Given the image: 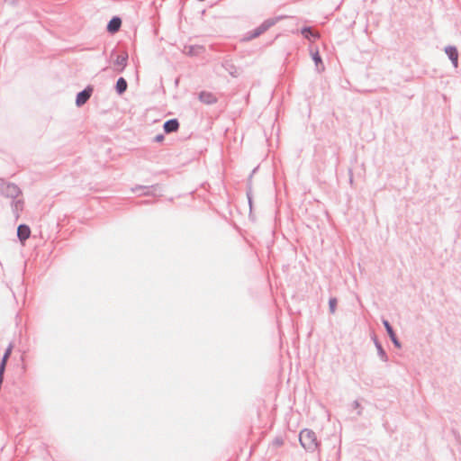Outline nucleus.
<instances>
[{
	"instance_id": "nucleus-1",
	"label": "nucleus",
	"mask_w": 461,
	"mask_h": 461,
	"mask_svg": "<svg viewBox=\"0 0 461 461\" xmlns=\"http://www.w3.org/2000/svg\"><path fill=\"white\" fill-rule=\"evenodd\" d=\"M0 194L12 199V211L15 219L18 220L20 212L24 207V200L22 198L21 188L14 183L2 182L0 184Z\"/></svg>"
},
{
	"instance_id": "nucleus-2",
	"label": "nucleus",
	"mask_w": 461,
	"mask_h": 461,
	"mask_svg": "<svg viewBox=\"0 0 461 461\" xmlns=\"http://www.w3.org/2000/svg\"><path fill=\"white\" fill-rule=\"evenodd\" d=\"M299 441L302 447L308 452H314L319 447L315 432L309 429H303L300 432Z\"/></svg>"
},
{
	"instance_id": "nucleus-3",
	"label": "nucleus",
	"mask_w": 461,
	"mask_h": 461,
	"mask_svg": "<svg viewBox=\"0 0 461 461\" xmlns=\"http://www.w3.org/2000/svg\"><path fill=\"white\" fill-rule=\"evenodd\" d=\"M279 17L276 18H269L265 20L258 28L255 30L246 33L245 40L246 41H251L258 36H260L262 33L267 32L269 28H271L273 25L276 23V22L279 20Z\"/></svg>"
},
{
	"instance_id": "nucleus-4",
	"label": "nucleus",
	"mask_w": 461,
	"mask_h": 461,
	"mask_svg": "<svg viewBox=\"0 0 461 461\" xmlns=\"http://www.w3.org/2000/svg\"><path fill=\"white\" fill-rule=\"evenodd\" d=\"M92 93H93V87L90 86H86L84 90L80 91L77 95V98H76L77 106L80 107V106L84 105L91 97Z\"/></svg>"
},
{
	"instance_id": "nucleus-5",
	"label": "nucleus",
	"mask_w": 461,
	"mask_h": 461,
	"mask_svg": "<svg viewBox=\"0 0 461 461\" xmlns=\"http://www.w3.org/2000/svg\"><path fill=\"white\" fill-rule=\"evenodd\" d=\"M383 325H384V327L388 336L390 337L393 344L396 348H400L402 347V344L399 341V339H398V338H397V336H396V334H395L392 325L390 324V322L387 320H383Z\"/></svg>"
},
{
	"instance_id": "nucleus-6",
	"label": "nucleus",
	"mask_w": 461,
	"mask_h": 461,
	"mask_svg": "<svg viewBox=\"0 0 461 461\" xmlns=\"http://www.w3.org/2000/svg\"><path fill=\"white\" fill-rule=\"evenodd\" d=\"M31 229L26 224H20L17 228V237L22 243L30 238Z\"/></svg>"
},
{
	"instance_id": "nucleus-7",
	"label": "nucleus",
	"mask_w": 461,
	"mask_h": 461,
	"mask_svg": "<svg viewBox=\"0 0 461 461\" xmlns=\"http://www.w3.org/2000/svg\"><path fill=\"white\" fill-rule=\"evenodd\" d=\"M445 52L447 55L448 59L451 60L454 68H457L458 66V51L454 46H447L445 48Z\"/></svg>"
},
{
	"instance_id": "nucleus-8",
	"label": "nucleus",
	"mask_w": 461,
	"mask_h": 461,
	"mask_svg": "<svg viewBox=\"0 0 461 461\" xmlns=\"http://www.w3.org/2000/svg\"><path fill=\"white\" fill-rule=\"evenodd\" d=\"M199 100L205 104H213L217 102V97L211 92L202 91L199 94Z\"/></svg>"
},
{
	"instance_id": "nucleus-9",
	"label": "nucleus",
	"mask_w": 461,
	"mask_h": 461,
	"mask_svg": "<svg viewBox=\"0 0 461 461\" xmlns=\"http://www.w3.org/2000/svg\"><path fill=\"white\" fill-rule=\"evenodd\" d=\"M163 129L166 133H172L177 131L179 129V122L177 119H169L164 122Z\"/></svg>"
},
{
	"instance_id": "nucleus-10",
	"label": "nucleus",
	"mask_w": 461,
	"mask_h": 461,
	"mask_svg": "<svg viewBox=\"0 0 461 461\" xmlns=\"http://www.w3.org/2000/svg\"><path fill=\"white\" fill-rule=\"evenodd\" d=\"M121 25H122L121 18L118 16H114L109 21L106 29L110 33H115L120 30Z\"/></svg>"
},
{
	"instance_id": "nucleus-11",
	"label": "nucleus",
	"mask_w": 461,
	"mask_h": 461,
	"mask_svg": "<svg viewBox=\"0 0 461 461\" xmlns=\"http://www.w3.org/2000/svg\"><path fill=\"white\" fill-rule=\"evenodd\" d=\"M128 58L129 56L126 51H122L121 54L117 55L114 64L121 67L120 69H118L119 72H122L127 66Z\"/></svg>"
},
{
	"instance_id": "nucleus-12",
	"label": "nucleus",
	"mask_w": 461,
	"mask_h": 461,
	"mask_svg": "<svg viewBox=\"0 0 461 461\" xmlns=\"http://www.w3.org/2000/svg\"><path fill=\"white\" fill-rule=\"evenodd\" d=\"M222 67L231 77H238V68L230 60H224L222 62Z\"/></svg>"
},
{
	"instance_id": "nucleus-13",
	"label": "nucleus",
	"mask_w": 461,
	"mask_h": 461,
	"mask_svg": "<svg viewBox=\"0 0 461 461\" xmlns=\"http://www.w3.org/2000/svg\"><path fill=\"white\" fill-rule=\"evenodd\" d=\"M301 33L307 40H315L320 38V34L317 32H313L311 27L305 26L301 29Z\"/></svg>"
},
{
	"instance_id": "nucleus-14",
	"label": "nucleus",
	"mask_w": 461,
	"mask_h": 461,
	"mask_svg": "<svg viewBox=\"0 0 461 461\" xmlns=\"http://www.w3.org/2000/svg\"><path fill=\"white\" fill-rule=\"evenodd\" d=\"M374 342H375V348L377 349V354H378V357H380V359L383 362H387L388 356H387L386 352L384 351V349L383 348L381 343L377 340V339L375 337H374Z\"/></svg>"
},
{
	"instance_id": "nucleus-15",
	"label": "nucleus",
	"mask_w": 461,
	"mask_h": 461,
	"mask_svg": "<svg viewBox=\"0 0 461 461\" xmlns=\"http://www.w3.org/2000/svg\"><path fill=\"white\" fill-rule=\"evenodd\" d=\"M128 87L127 81L123 77H119L115 85V90L118 95H122Z\"/></svg>"
},
{
	"instance_id": "nucleus-16",
	"label": "nucleus",
	"mask_w": 461,
	"mask_h": 461,
	"mask_svg": "<svg viewBox=\"0 0 461 461\" xmlns=\"http://www.w3.org/2000/svg\"><path fill=\"white\" fill-rule=\"evenodd\" d=\"M12 349H13V346L9 345V347L6 348L5 354L2 357V360L0 362V370L2 372H5V370L6 363H7V360L12 353Z\"/></svg>"
},
{
	"instance_id": "nucleus-17",
	"label": "nucleus",
	"mask_w": 461,
	"mask_h": 461,
	"mask_svg": "<svg viewBox=\"0 0 461 461\" xmlns=\"http://www.w3.org/2000/svg\"><path fill=\"white\" fill-rule=\"evenodd\" d=\"M157 185H151V186H145V185H136L135 187H133L131 190L132 192H136L138 190H145V192L143 193L144 195H150L152 194V192L150 189H154L156 190L157 189Z\"/></svg>"
},
{
	"instance_id": "nucleus-18",
	"label": "nucleus",
	"mask_w": 461,
	"mask_h": 461,
	"mask_svg": "<svg viewBox=\"0 0 461 461\" xmlns=\"http://www.w3.org/2000/svg\"><path fill=\"white\" fill-rule=\"evenodd\" d=\"M337 303H338L337 298H335V297L330 298V300H329V310H330V312L331 314L335 313Z\"/></svg>"
},
{
	"instance_id": "nucleus-19",
	"label": "nucleus",
	"mask_w": 461,
	"mask_h": 461,
	"mask_svg": "<svg viewBox=\"0 0 461 461\" xmlns=\"http://www.w3.org/2000/svg\"><path fill=\"white\" fill-rule=\"evenodd\" d=\"M312 55V59H313L316 67H318L319 64H322V60H321V56L319 54V51H315Z\"/></svg>"
},
{
	"instance_id": "nucleus-20",
	"label": "nucleus",
	"mask_w": 461,
	"mask_h": 461,
	"mask_svg": "<svg viewBox=\"0 0 461 461\" xmlns=\"http://www.w3.org/2000/svg\"><path fill=\"white\" fill-rule=\"evenodd\" d=\"M352 405H353V408L358 410L357 411V415H361L362 414V408L360 406L359 402L356 400V401L353 402Z\"/></svg>"
},
{
	"instance_id": "nucleus-21",
	"label": "nucleus",
	"mask_w": 461,
	"mask_h": 461,
	"mask_svg": "<svg viewBox=\"0 0 461 461\" xmlns=\"http://www.w3.org/2000/svg\"><path fill=\"white\" fill-rule=\"evenodd\" d=\"M164 140V136L162 134H158L155 139H154V141L156 142H160Z\"/></svg>"
},
{
	"instance_id": "nucleus-22",
	"label": "nucleus",
	"mask_w": 461,
	"mask_h": 461,
	"mask_svg": "<svg viewBox=\"0 0 461 461\" xmlns=\"http://www.w3.org/2000/svg\"><path fill=\"white\" fill-rule=\"evenodd\" d=\"M248 197H249V205L251 206V199L249 197V195L248 194Z\"/></svg>"
}]
</instances>
